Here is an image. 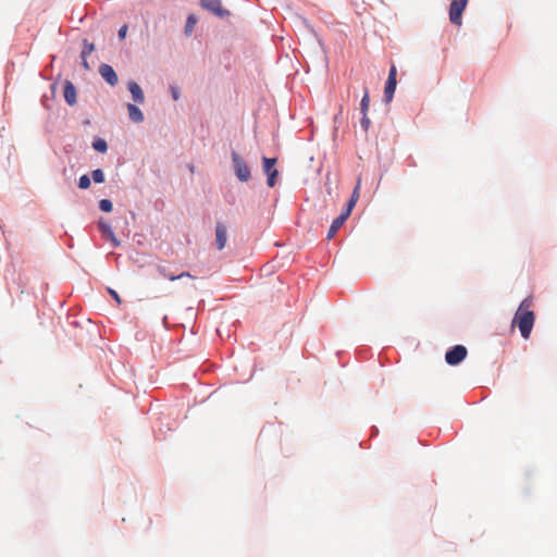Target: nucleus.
Here are the masks:
<instances>
[{
    "instance_id": "obj_1",
    "label": "nucleus",
    "mask_w": 557,
    "mask_h": 557,
    "mask_svg": "<svg viewBox=\"0 0 557 557\" xmlns=\"http://www.w3.org/2000/svg\"><path fill=\"white\" fill-rule=\"evenodd\" d=\"M532 304L533 302L531 298L523 299L520 306L518 307V310L516 311L512 320V326H518L521 336L524 339H528L530 337L535 322V314L531 309Z\"/></svg>"
},
{
    "instance_id": "obj_2",
    "label": "nucleus",
    "mask_w": 557,
    "mask_h": 557,
    "mask_svg": "<svg viewBox=\"0 0 557 557\" xmlns=\"http://www.w3.org/2000/svg\"><path fill=\"white\" fill-rule=\"evenodd\" d=\"M232 162L235 176L240 182H248L251 177V172L246 161L236 152H232Z\"/></svg>"
},
{
    "instance_id": "obj_3",
    "label": "nucleus",
    "mask_w": 557,
    "mask_h": 557,
    "mask_svg": "<svg viewBox=\"0 0 557 557\" xmlns=\"http://www.w3.org/2000/svg\"><path fill=\"white\" fill-rule=\"evenodd\" d=\"M468 4V0H454L449 5V21L460 26L462 24V13Z\"/></svg>"
},
{
    "instance_id": "obj_4",
    "label": "nucleus",
    "mask_w": 557,
    "mask_h": 557,
    "mask_svg": "<svg viewBox=\"0 0 557 557\" xmlns=\"http://www.w3.org/2000/svg\"><path fill=\"white\" fill-rule=\"evenodd\" d=\"M468 355V350L463 345H456L445 355V361L449 366L459 364Z\"/></svg>"
},
{
    "instance_id": "obj_5",
    "label": "nucleus",
    "mask_w": 557,
    "mask_h": 557,
    "mask_svg": "<svg viewBox=\"0 0 557 557\" xmlns=\"http://www.w3.org/2000/svg\"><path fill=\"white\" fill-rule=\"evenodd\" d=\"M200 5L219 17L230 15V12L223 9L221 0H200Z\"/></svg>"
},
{
    "instance_id": "obj_6",
    "label": "nucleus",
    "mask_w": 557,
    "mask_h": 557,
    "mask_svg": "<svg viewBox=\"0 0 557 557\" xmlns=\"http://www.w3.org/2000/svg\"><path fill=\"white\" fill-rule=\"evenodd\" d=\"M396 75H397L396 66L392 65L389 69L388 77H387L385 88H384V97H385L386 102H391L394 97V92H395L396 85H397Z\"/></svg>"
},
{
    "instance_id": "obj_7",
    "label": "nucleus",
    "mask_w": 557,
    "mask_h": 557,
    "mask_svg": "<svg viewBox=\"0 0 557 557\" xmlns=\"http://www.w3.org/2000/svg\"><path fill=\"white\" fill-rule=\"evenodd\" d=\"M262 162H263V171L268 176L267 183H268L269 187H273L275 185V178L278 174L277 170L274 169V165L276 163V158L263 157Z\"/></svg>"
},
{
    "instance_id": "obj_8",
    "label": "nucleus",
    "mask_w": 557,
    "mask_h": 557,
    "mask_svg": "<svg viewBox=\"0 0 557 557\" xmlns=\"http://www.w3.org/2000/svg\"><path fill=\"white\" fill-rule=\"evenodd\" d=\"M226 240H227V228L226 226L221 223V222H218L216 225H215V246H216V249L218 250H222L225 245H226Z\"/></svg>"
},
{
    "instance_id": "obj_9",
    "label": "nucleus",
    "mask_w": 557,
    "mask_h": 557,
    "mask_svg": "<svg viewBox=\"0 0 557 557\" xmlns=\"http://www.w3.org/2000/svg\"><path fill=\"white\" fill-rule=\"evenodd\" d=\"M99 73L102 76V78L111 86H115L117 84V82H119L117 75L111 65H109V64L100 65Z\"/></svg>"
},
{
    "instance_id": "obj_10",
    "label": "nucleus",
    "mask_w": 557,
    "mask_h": 557,
    "mask_svg": "<svg viewBox=\"0 0 557 557\" xmlns=\"http://www.w3.org/2000/svg\"><path fill=\"white\" fill-rule=\"evenodd\" d=\"M99 230L103 236H106L114 247L120 246V240L115 237L111 225L102 220L99 221Z\"/></svg>"
},
{
    "instance_id": "obj_11",
    "label": "nucleus",
    "mask_w": 557,
    "mask_h": 557,
    "mask_svg": "<svg viewBox=\"0 0 557 557\" xmlns=\"http://www.w3.org/2000/svg\"><path fill=\"white\" fill-rule=\"evenodd\" d=\"M64 99L69 106L76 103V88L70 81H65L64 83Z\"/></svg>"
},
{
    "instance_id": "obj_12",
    "label": "nucleus",
    "mask_w": 557,
    "mask_h": 557,
    "mask_svg": "<svg viewBox=\"0 0 557 557\" xmlns=\"http://www.w3.org/2000/svg\"><path fill=\"white\" fill-rule=\"evenodd\" d=\"M157 271H158V273L161 276H163L164 278H168L170 281L180 280V278L185 277V276L186 277H193L189 272H182L181 274L175 275V274L169 272V270H168V268L165 265H161V264L157 265Z\"/></svg>"
},
{
    "instance_id": "obj_13",
    "label": "nucleus",
    "mask_w": 557,
    "mask_h": 557,
    "mask_svg": "<svg viewBox=\"0 0 557 557\" xmlns=\"http://www.w3.org/2000/svg\"><path fill=\"white\" fill-rule=\"evenodd\" d=\"M128 90L132 94L133 100L137 103H144L145 101V95L143 92V89L136 82H129L128 83Z\"/></svg>"
},
{
    "instance_id": "obj_14",
    "label": "nucleus",
    "mask_w": 557,
    "mask_h": 557,
    "mask_svg": "<svg viewBox=\"0 0 557 557\" xmlns=\"http://www.w3.org/2000/svg\"><path fill=\"white\" fill-rule=\"evenodd\" d=\"M127 110H128V115H129V119L135 122V123H141L144 121V114L143 112L140 111V109L133 104V103H128L127 104Z\"/></svg>"
},
{
    "instance_id": "obj_15",
    "label": "nucleus",
    "mask_w": 557,
    "mask_h": 557,
    "mask_svg": "<svg viewBox=\"0 0 557 557\" xmlns=\"http://www.w3.org/2000/svg\"><path fill=\"white\" fill-rule=\"evenodd\" d=\"M345 222L343 221V218H336L333 220L330 228H329V232H327V235H326V239L327 240H331L335 234L337 233V231L342 227V225L344 224Z\"/></svg>"
},
{
    "instance_id": "obj_16",
    "label": "nucleus",
    "mask_w": 557,
    "mask_h": 557,
    "mask_svg": "<svg viewBox=\"0 0 557 557\" xmlns=\"http://www.w3.org/2000/svg\"><path fill=\"white\" fill-rule=\"evenodd\" d=\"M196 23H197V17L194 14H190L187 17V21L185 24V29H184L185 35L190 36L193 34Z\"/></svg>"
},
{
    "instance_id": "obj_17",
    "label": "nucleus",
    "mask_w": 557,
    "mask_h": 557,
    "mask_svg": "<svg viewBox=\"0 0 557 557\" xmlns=\"http://www.w3.org/2000/svg\"><path fill=\"white\" fill-rule=\"evenodd\" d=\"M359 197H360V178L358 180L357 185L355 186L351 197L348 201V205L350 208H355Z\"/></svg>"
},
{
    "instance_id": "obj_18",
    "label": "nucleus",
    "mask_w": 557,
    "mask_h": 557,
    "mask_svg": "<svg viewBox=\"0 0 557 557\" xmlns=\"http://www.w3.org/2000/svg\"><path fill=\"white\" fill-rule=\"evenodd\" d=\"M92 148L98 151V152H101V153H104L107 152L108 150V145H107V141L102 138H97L96 140H94L92 143Z\"/></svg>"
},
{
    "instance_id": "obj_19",
    "label": "nucleus",
    "mask_w": 557,
    "mask_h": 557,
    "mask_svg": "<svg viewBox=\"0 0 557 557\" xmlns=\"http://www.w3.org/2000/svg\"><path fill=\"white\" fill-rule=\"evenodd\" d=\"M369 106H370V96H369L368 89L366 88L364 95H363V97L361 99V103H360V109H361L362 114L368 113Z\"/></svg>"
},
{
    "instance_id": "obj_20",
    "label": "nucleus",
    "mask_w": 557,
    "mask_h": 557,
    "mask_svg": "<svg viewBox=\"0 0 557 557\" xmlns=\"http://www.w3.org/2000/svg\"><path fill=\"white\" fill-rule=\"evenodd\" d=\"M95 50V46L94 44L89 42L88 40H84V48H83V51H82V59H85L87 58L89 54H91V52Z\"/></svg>"
},
{
    "instance_id": "obj_21",
    "label": "nucleus",
    "mask_w": 557,
    "mask_h": 557,
    "mask_svg": "<svg viewBox=\"0 0 557 557\" xmlns=\"http://www.w3.org/2000/svg\"><path fill=\"white\" fill-rule=\"evenodd\" d=\"M91 176L95 183L101 184L104 182V174L100 169L94 170Z\"/></svg>"
},
{
    "instance_id": "obj_22",
    "label": "nucleus",
    "mask_w": 557,
    "mask_h": 557,
    "mask_svg": "<svg viewBox=\"0 0 557 557\" xmlns=\"http://www.w3.org/2000/svg\"><path fill=\"white\" fill-rule=\"evenodd\" d=\"M112 202L111 200L109 199H102L100 200L99 202V208L100 210H102L103 212H111L112 211Z\"/></svg>"
},
{
    "instance_id": "obj_23",
    "label": "nucleus",
    "mask_w": 557,
    "mask_h": 557,
    "mask_svg": "<svg viewBox=\"0 0 557 557\" xmlns=\"http://www.w3.org/2000/svg\"><path fill=\"white\" fill-rule=\"evenodd\" d=\"M90 186V178L88 175H82L78 181V187L82 189H87Z\"/></svg>"
},
{
    "instance_id": "obj_24",
    "label": "nucleus",
    "mask_w": 557,
    "mask_h": 557,
    "mask_svg": "<svg viewBox=\"0 0 557 557\" xmlns=\"http://www.w3.org/2000/svg\"><path fill=\"white\" fill-rule=\"evenodd\" d=\"M352 209L354 208H350L349 205L347 203L345 210L337 218H343V221L345 222L349 218Z\"/></svg>"
},
{
    "instance_id": "obj_25",
    "label": "nucleus",
    "mask_w": 557,
    "mask_h": 557,
    "mask_svg": "<svg viewBox=\"0 0 557 557\" xmlns=\"http://www.w3.org/2000/svg\"><path fill=\"white\" fill-rule=\"evenodd\" d=\"M370 119L368 117V113L366 114H362V119H361V127L364 129V131H368V128L370 127Z\"/></svg>"
},
{
    "instance_id": "obj_26",
    "label": "nucleus",
    "mask_w": 557,
    "mask_h": 557,
    "mask_svg": "<svg viewBox=\"0 0 557 557\" xmlns=\"http://www.w3.org/2000/svg\"><path fill=\"white\" fill-rule=\"evenodd\" d=\"M108 290H109L110 295L113 297V299L117 304H121V298H120L119 294L114 289H111V288H109Z\"/></svg>"
},
{
    "instance_id": "obj_27",
    "label": "nucleus",
    "mask_w": 557,
    "mask_h": 557,
    "mask_svg": "<svg viewBox=\"0 0 557 557\" xmlns=\"http://www.w3.org/2000/svg\"><path fill=\"white\" fill-rule=\"evenodd\" d=\"M126 33H127V26H126V25H124V26H122V27L120 28V30H119V37H120V39H124V38H125V36H126Z\"/></svg>"
},
{
    "instance_id": "obj_28",
    "label": "nucleus",
    "mask_w": 557,
    "mask_h": 557,
    "mask_svg": "<svg viewBox=\"0 0 557 557\" xmlns=\"http://www.w3.org/2000/svg\"><path fill=\"white\" fill-rule=\"evenodd\" d=\"M171 91H172V97L174 100H177L180 98V92H178V89L176 87H172L171 88Z\"/></svg>"
},
{
    "instance_id": "obj_29",
    "label": "nucleus",
    "mask_w": 557,
    "mask_h": 557,
    "mask_svg": "<svg viewBox=\"0 0 557 557\" xmlns=\"http://www.w3.org/2000/svg\"><path fill=\"white\" fill-rule=\"evenodd\" d=\"M82 65H83V67H84L86 71H89V70H90V66H89V64H88V62H87V58L82 59Z\"/></svg>"
}]
</instances>
